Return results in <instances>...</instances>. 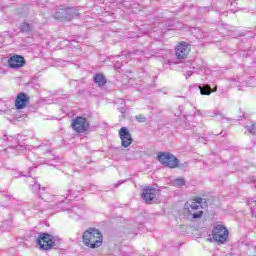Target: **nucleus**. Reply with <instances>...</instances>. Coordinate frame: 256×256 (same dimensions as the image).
Returning a JSON list of instances; mask_svg holds the SVG:
<instances>
[{"label": "nucleus", "instance_id": "obj_1", "mask_svg": "<svg viewBox=\"0 0 256 256\" xmlns=\"http://www.w3.org/2000/svg\"><path fill=\"white\" fill-rule=\"evenodd\" d=\"M82 241L86 247L97 249L103 245V234L96 228H89L84 232Z\"/></svg>", "mask_w": 256, "mask_h": 256}, {"label": "nucleus", "instance_id": "obj_2", "mask_svg": "<svg viewBox=\"0 0 256 256\" xmlns=\"http://www.w3.org/2000/svg\"><path fill=\"white\" fill-rule=\"evenodd\" d=\"M203 198L195 197L185 203L184 211L188 214L190 220L201 219L203 217Z\"/></svg>", "mask_w": 256, "mask_h": 256}, {"label": "nucleus", "instance_id": "obj_3", "mask_svg": "<svg viewBox=\"0 0 256 256\" xmlns=\"http://www.w3.org/2000/svg\"><path fill=\"white\" fill-rule=\"evenodd\" d=\"M77 17H79V10L73 7L59 8L54 14V19H58V21H73Z\"/></svg>", "mask_w": 256, "mask_h": 256}, {"label": "nucleus", "instance_id": "obj_4", "mask_svg": "<svg viewBox=\"0 0 256 256\" xmlns=\"http://www.w3.org/2000/svg\"><path fill=\"white\" fill-rule=\"evenodd\" d=\"M36 243L43 251H51L55 247V237L51 234L41 232L36 239Z\"/></svg>", "mask_w": 256, "mask_h": 256}, {"label": "nucleus", "instance_id": "obj_5", "mask_svg": "<svg viewBox=\"0 0 256 256\" xmlns=\"http://www.w3.org/2000/svg\"><path fill=\"white\" fill-rule=\"evenodd\" d=\"M157 159L162 165H165V167H170V169L179 167V159H177V157L171 153H160L158 154Z\"/></svg>", "mask_w": 256, "mask_h": 256}, {"label": "nucleus", "instance_id": "obj_6", "mask_svg": "<svg viewBox=\"0 0 256 256\" xmlns=\"http://www.w3.org/2000/svg\"><path fill=\"white\" fill-rule=\"evenodd\" d=\"M229 237V230L223 225H216L212 230V238L216 243H225Z\"/></svg>", "mask_w": 256, "mask_h": 256}, {"label": "nucleus", "instance_id": "obj_7", "mask_svg": "<svg viewBox=\"0 0 256 256\" xmlns=\"http://www.w3.org/2000/svg\"><path fill=\"white\" fill-rule=\"evenodd\" d=\"M71 127L76 133H85V131H89V122H87V118L76 117L72 120Z\"/></svg>", "mask_w": 256, "mask_h": 256}, {"label": "nucleus", "instance_id": "obj_8", "mask_svg": "<svg viewBox=\"0 0 256 256\" xmlns=\"http://www.w3.org/2000/svg\"><path fill=\"white\" fill-rule=\"evenodd\" d=\"M157 195H159V190L153 188V187H146L142 189L141 197L145 203L148 205L151 204V202L155 201L157 199Z\"/></svg>", "mask_w": 256, "mask_h": 256}, {"label": "nucleus", "instance_id": "obj_9", "mask_svg": "<svg viewBox=\"0 0 256 256\" xmlns=\"http://www.w3.org/2000/svg\"><path fill=\"white\" fill-rule=\"evenodd\" d=\"M119 137L121 139V145L124 148H127L133 143V138L131 137V132H129V129L127 127H122L119 130Z\"/></svg>", "mask_w": 256, "mask_h": 256}, {"label": "nucleus", "instance_id": "obj_10", "mask_svg": "<svg viewBox=\"0 0 256 256\" xmlns=\"http://www.w3.org/2000/svg\"><path fill=\"white\" fill-rule=\"evenodd\" d=\"M191 52V46L187 42H181L178 46H176V58L177 59H185L187 55Z\"/></svg>", "mask_w": 256, "mask_h": 256}, {"label": "nucleus", "instance_id": "obj_11", "mask_svg": "<svg viewBox=\"0 0 256 256\" xmlns=\"http://www.w3.org/2000/svg\"><path fill=\"white\" fill-rule=\"evenodd\" d=\"M8 65L10 69H20V67H25V58L20 55H14L8 59Z\"/></svg>", "mask_w": 256, "mask_h": 256}, {"label": "nucleus", "instance_id": "obj_12", "mask_svg": "<svg viewBox=\"0 0 256 256\" xmlns=\"http://www.w3.org/2000/svg\"><path fill=\"white\" fill-rule=\"evenodd\" d=\"M29 103V96L25 92H21L16 96L15 107L16 109H25Z\"/></svg>", "mask_w": 256, "mask_h": 256}, {"label": "nucleus", "instance_id": "obj_13", "mask_svg": "<svg viewBox=\"0 0 256 256\" xmlns=\"http://www.w3.org/2000/svg\"><path fill=\"white\" fill-rule=\"evenodd\" d=\"M94 83H96L98 87H105V85H107V79L105 75L99 73L94 76Z\"/></svg>", "mask_w": 256, "mask_h": 256}, {"label": "nucleus", "instance_id": "obj_14", "mask_svg": "<svg viewBox=\"0 0 256 256\" xmlns=\"http://www.w3.org/2000/svg\"><path fill=\"white\" fill-rule=\"evenodd\" d=\"M201 95H211V86L203 85L198 86Z\"/></svg>", "mask_w": 256, "mask_h": 256}, {"label": "nucleus", "instance_id": "obj_15", "mask_svg": "<svg viewBox=\"0 0 256 256\" xmlns=\"http://www.w3.org/2000/svg\"><path fill=\"white\" fill-rule=\"evenodd\" d=\"M173 187H177L178 189L183 187L185 185V179L184 178H176L172 180Z\"/></svg>", "mask_w": 256, "mask_h": 256}, {"label": "nucleus", "instance_id": "obj_16", "mask_svg": "<svg viewBox=\"0 0 256 256\" xmlns=\"http://www.w3.org/2000/svg\"><path fill=\"white\" fill-rule=\"evenodd\" d=\"M20 31L22 33H29V32H31V25H29V23H26V22L22 23L20 25Z\"/></svg>", "mask_w": 256, "mask_h": 256}, {"label": "nucleus", "instance_id": "obj_17", "mask_svg": "<svg viewBox=\"0 0 256 256\" xmlns=\"http://www.w3.org/2000/svg\"><path fill=\"white\" fill-rule=\"evenodd\" d=\"M135 119L138 123H145V121H147V118L143 114L137 115Z\"/></svg>", "mask_w": 256, "mask_h": 256}, {"label": "nucleus", "instance_id": "obj_18", "mask_svg": "<svg viewBox=\"0 0 256 256\" xmlns=\"http://www.w3.org/2000/svg\"><path fill=\"white\" fill-rule=\"evenodd\" d=\"M32 191H33V193H37V191H41V184L35 182L32 185Z\"/></svg>", "mask_w": 256, "mask_h": 256}, {"label": "nucleus", "instance_id": "obj_19", "mask_svg": "<svg viewBox=\"0 0 256 256\" xmlns=\"http://www.w3.org/2000/svg\"><path fill=\"white\" fill-rule=\"evenodd\" d=\"M247 131H248V133H250L251 135H256L255 124H251V126H247Z\"/></svg>", "mask_w": 256, "mask_h": 256}, {"label": "nucleus", "instance_id": "obj_20", "mask_svg": "<svg viewBox=\"0 0 256 256\" xmlns=\"http://www.w3.org/2000/svg\"><path fill=\"white\" fill-rule=\"evenodd\" d=\"M40 197L43 201H49V194H44V195H41L40 194Z\"/></svg>", "mask_w": 256, "mask_h": 256}, {"label": "nucleus", "instance_id": "obj_21", "mask_svg": "<svg viewBox=\"0 0 256 256\" xmlns=\"http://www.w3.org/2000/svg\"><path fill=\"white\" fill-rule=\"evenodd\" d=\"M221 116L222 117V119H223V114H221V111H219V110H214V116L215 117H217V116Z\"/></svg>", "mask_w": 256, "mask_h": 256}, {"label": "nucleus", "instance_id": "obj_22", "mask_svg": "<svg viewBox=\"0 0 256 256\" xmlns=\"http://www.w3.org/2000/svg\"><path fill=\"white\" fill-rule=\"evenodd\" d=\"M68 191H69V193H76V192L79 193V191H81V190H79V189L75 190L73 188H70Z\"/></svg>", "mask_w": 256, "mask_h": 256}, {"label": "nucleus", "instance_id": "obj_23", "mask_svg": "<svg viewBox=\"0 0 256 256\" xmlns=\"http://www.w3.org/2000/svg\"><path fill=\"white\" fill-rule=\"evenodd\" d=\"M118 111H120L122 114H125V108L124 107L118 108Z\"/></svg>", "mask_w": 256, "mask_h": 256}, {"label": "nucleus", "instance_id": "obj_24", "mask_svg": "<svg viewBox=\"0 0 256 256\" xmlns=\"http://www.w3.org/2000/svg\"><path fill=\"white\" fill-rule=\"evenodd\" d=\"M16 149H18L19 151H23V149H25V146H16Z\"/></svg>", "mask_w": 256, "mask_h": 256}, {"label": "nucleus", "instance_id": "obj_25", "mask_svg": "<svg viewBox=\"0 0 256 256\" xmlns=\"http://www.w3.org/2000/svg\"><path fill=\"white\" fill-rule=\"evenodd\" d=\"M255 201H256L255 198H249L248 199V203H255Z\"/></svg>", "mask_w": 256, "mask_h": 256}, {"label": "nucleus", "instance_id": "obj_26", "mask_svg": "<svg viewBox=\"0 0 256 256\" xmlns=\"http://www.w3.org/2000/svg\"><path fill=\"white\" fill-rule=\"evenodd\" d=\"M191 75H193V72H187L186 73V79H188V77H191Z\"/></svg>", "mask_w": 256, "mask_h": 256}, {"label": "nucleus", "instance_id": "obj_27", "mask_svg": "<svg viewBox=\"0 0 256 256\" xmlns=\"http://www.w3.org/2000/svg\"><path fill=\"white\" fill-rule=\"evenodd\" d=\"M121 183H123V182L119 181L118 184H115V187H119L121 185Z\"/></svg>", "mask_w": 256, "mask_h": 256}, {"label": "nucleus", "instance_id": "obj_28", "mask_svg": "<svg viewBox=\"0 0 256 256\" xmlns=\"http://www.w3.org/2000/svg\"><path fill=\"white\" fill-rule=\"evenodd\" d=\"M24 177H31V175H24Z\"/></svg>", "mask_w": 256, "mask_h": 256}, {"label": "nucleus", "instance_id": "obj_29", "mask_svg": "<svg viewBox=\"0 0 256 256\" xmlns=\"http://www.w3.org/2000/svg\"><path fill=\"white\" fill-rule=\"evenodd\" d=\"M215 91H217V88H214V89H213V92H215Z\"/></svg>", "mask_w": 256, "mask_h": 256}, {"label": "nucleus", "instance_id": "obj_30", "mask_svg": "<svg viewBox=\"0 0 256 256\" xmlns=\"http://www.w3.org/2000/svg\"><path fill=\"white\" fill-rule=\"evenodd\" d=\"M42 191H45V188H42Z\"/></svg>", "mask_w": 256, "mask_h": 256}, {"label": "nucleus", "instance_id": "obj_31", "mask_svg": "<svg viewBox=\"0 0 256 256\" xmlns=\"http://www.w3.org/2000/svg\"><path fill=\"white\" fill-rule=\"evenodd\" d=\"M29 171H31V168H29Z\"/></svg>", "mask_w": 256, "mask_h": 256}]
</instances>
